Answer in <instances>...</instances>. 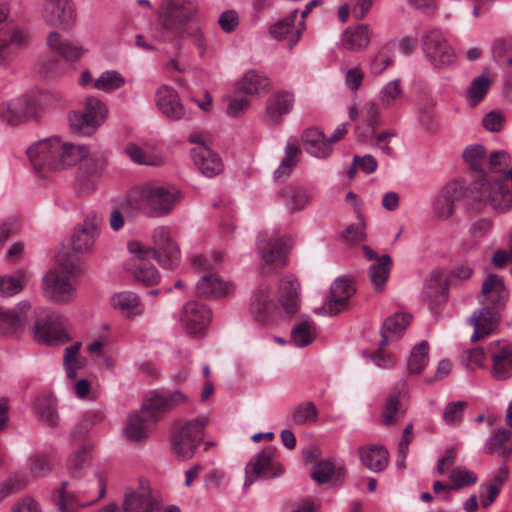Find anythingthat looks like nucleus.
Here are the masks:
<instances>
[{"instance_id": "f257e3e1", "label": "nucleus", "mask_w": 512, "mask_h": 512, "mask_svg": "<svg viewBox=\"0 0 512 512\" xmlns=\"http://www.w3.org/2000/svg\"><path fill=\"white\" fill-rule=\"evenodd\" d=\"M33 168L39 173L58 171L80 162L76 176L77 189L84 194L96 188L106 160L102 154H88L84 145L65 142L59 137L40 140L27 149Z\"/></svg>"}, {"instance_id": "f03ea898", "label": "nucleus", "mask_w": 512, "mask_h": 512, "mask_svg": "<svg viewBox=\"0 0 512 512\" xmlns=\"http://www.w3.org/2000/svg\"><path fill=\"white\" fill-rule=\"evenodd\" d=\"M153 247L145 246L138 241H130L127 248L133 257L126 262V270L137 282L146 286L158 283L160 275L157 269L147 262L148 258H155L164 269H174L180 263V250L172 240L166 226H158L153 234Z\"/></svg>"}, {"instance_id": "7ed1b4c3", "label": "nucleus", "mask_w": 512, "mask_h": 512, "mask_svg": "<svg viewBox=\"0 0 512 512\" xmlns=\"http://www.w3.org/2000/svg\"><path fill=\"white\" fill-rule=\"evenodd\" d=\"M185 400L186 397L180 391L151 393L145 399L141 410L128 417L125 427L127 438L132 441H140L146 438L152 426L160 419L163 413L170 411Z\"/></svg>"}, {"instance_id": "20e7f679", "label": "nucleus", "mask_w": 512, "mask_h": 512, "mask_svg": "<svg viewBox=\"0 0 512 512\" xmlns=\"http://www.w3.org/2000/svg\"><path fill=\"white\" fill-rule=\"evenodd\" d=\"M481 292L484 307L475 311L470 318L474 326V333L471 336L473 342L488 336L496 328L500 319L497 309L504 307L508 298L503 280L496 274L486 277Z\"/></svg>"}, {"instance_id": "39448f33", "label": "nucleus", "mask_w": 512, "mask_h": 512, "mask_svg": "<svg viewBox=\"0 0 512 512\" xmlns=\"http://www.w3.org/2000/svg\"><path fill=\"white\" fill-rule=\"evenodd\" d=\"M82 272V260L78 255H64L58 265L43 278L45 296L58 304L71 302L75 296L77 279Z\"/></svg>"}, {"instance_id": "423d86ee", "label": "nucleus", "mask_w": 512, "mask_h": 512, "mask_svg": "<svg viewBox=\"0 0 512 512\" xmlns=\"http://www.w3.org/2000/svg\"><path fill=\"white\" fill-rule=\"evenodd\" d=\"M181 198V192L174 186L148 185L143 187L137 198L129 200L125 208L127 219L132 218V208L136 207L151 217H161L169 214Z\"/></svg>"}, {"instance_id": "0eeeda50", "label": "nucleus", "mask_w": 512, "mask_h": 512, "mask_svg": "<svg viewBox=\"0 0 512 512\" xmlns=\"http://www.w3.org/2000/svg\"><path fill=\"white\" fill-rule=\"evenodd\" d=\"M292 246L293 240L289 235L281 234L275 229L260 231L256 239V251L261 258V273L271 274L284 267Z\"/></svg>"}, {"instance_id": "6e6552de", "label": "nucleus", "mask_w": 512, "mask_h": 512, "mask_svg": "<svg viewBox=\"0 0 512 512\" xmlns=\"http://www.w3.org/2000/svg\"><path fill=\"white\" fill-rule=\"evenodd\" d=\"M197 13L196 0H163L158 10V21L168 38H184L188 34L187 24Z\"/></svg>"}, {"instance_id": "1a4fd4ad", "label": "nucleus", "mask_w": 512, "mask_h": 512, "mask_svg": "<svg viewBox=\"0 0 512 512\" xmlns=\"http://www.w3.org/2000/svg\"><path fill=\"white\" fill-rule=\"evenodd\" d=\"M222 254L216 252L212 258L195 255L191 258L194 269L205 272L196 285V293L203 298H220L229 293L230 284L224 282L217 274L212 273L213 265L220 262Z\"/></svg>"}, {"instance_id": "9d476101", "label": "nucleus", "mask_w": 512, "mask_h": 512, "mask_svg": "<svg viewBox=\"0 0 512 512\" xmlns=\"http://www.w3.org/2000/svg\"><path fill=\"white\" fill-rule=\"evenodd\" d=\"M422 50L427 61L435 69H447L456 62V54L440 29L433 28L421 37Z\"/></svg>"}, {"instance_id": "9b49d317", "label": "nucleus", "mask_w": 512, "mask_h": 512, "mask_svg": "<svg viewBox=\"0 0 512 512\" xmlns=\"http://www.w3.org/2000/svg\"><path fill=\"white\" fill-rule=\"evenodd\" d=\"M207 423V417H199L187 421L180 428L175 430L172 438V446L174 453L178 457L182 459L193 457L198 445L203 439L204 429Z\"/></svg>"}, {"instance_id": "f8f14e48", "label": "nucleus", "mask_w": 512, "mask_h": 512, "mask_svg": "<svg viewBox=\"0 0 512 512\" xmlns=\"http://www.w3.org/2000/svg\"><path fill=\"white\" fill-rule=\"evenodd\" d=\"M465 197L471 196L470 185L466 186L462 180L448 182L439 192L433 204V213L437 220H451L455 213V205Z\"/></svg>"}, {"instance_id": "ddd939ff", "label": "nucleus", "mask_w": 512, "mask_h": 512, "mask_svg": "<svg viewBox=\"0 0 512 512\" xmlns=\"http://www.w3.org/2000/svg\"><path fill=\"white\" fill-rule=\"evenodd\" d=\"M39 103L31 95H22L2 104L0 116L10 126H17L31 119H36L39 113Z\"/></svg>"}, {"instance_id": "4468645a", "label": "nucleus", "mask_w": 512, "mask_h": 512, "mask_svg": "<svg viewBox=\"0 0 512 512\" xmlns=\"http://www.w3.org/2000/svg\"><path fill=\"white\" fill-rule=\"evenodd\" d=\"M277 449L267 447L252 458L245 468V486H250L258 478L271 479L282 473L280 465L275 462Z\"/></svg>"}, {"instance_id": "2eb2a0df", "label": "nucleus", "mask_w": 512, "mask_h": 512, "mask_svg": "<svg viewBox=\"0 0 512 512\" xmlns=\"http://www.w3.org/2000/svg\"><path fill=\"white\" fill-rule=\"evenodd\" d=\"M36 340L48 345H57L69 340L64 318L55 312H47L39 317L33 327Z\"/></svg>"}, {"instance_id": "dca6fc26", "label": "nucleus", "mask_w": 512, "mask_h": 512, "mask_svg": "<svg viewBox=\"0 0 512 512\" xmlns=\"http://www.w3.org/2000/svg\"><path fill=\"white\" fill-rule=\"evenodd\" d=\"M98 487V496L95 499L88 500L84 498L82 492L81 495H78L75 491L71 490L70 483L65 481L55 492L53 499L60 512H78L80 509L90 506L104 497L106 488L102 479H99Z\"/></svg>"}, {"instance_id": "f3484780", "label": "nucleus", "mask_w": 512, "mask_h": 512, "mask_svg": "<svg viewBox=\"0 0 512 512\" xmlns=\"http://www.w3.org/2000/svg\"><path fill=\"white\" fill-rule=\"evenodd\" d=\"M408 396L409 390L406 381L401 380L393 386L381 412V422L384 425H393L404 416L406 411L405 402Z\"/></svg>"}, {"instance_id": "a211bd4d", "label": "nucleus", "mask_w": 512, "mask_h": 512, "mask_svg": "<svg viewBox=\"0 0 512 512\" xmlns=\"http://www.w3.org/2000/svg\"><path fill=\"white\" fill-rule=\"evenodd\" d=\"M28 44L27 34L12 25L0 29V66H7L17 53Z\"/></svg>"}, {"instance_id": "6ab92c4d", "label": "nucleus", "mask_w": 512, "mask_h": 512, "mask_svg": "<svg viewBox=\"0 0 512 512\" xmlns=\"http://www.w3.org/2000/svg\"><path fill=\"white\" fill-rule=\"evenodd\" d=\"M276 310L277 304L274 301L270 285L265 282L261 283L255 290L250 304V312L254 320L264 324L273 318Z\"/></svg>"}, {"instance_id": "aec40b11", "label": "nucleus", "mask_w": 512, "mask_h": 512, "mask_svg": "<svg viewBox=\"0 0 512 512\" xmlns=\"http://www.w3.org/2000/svg\"><path fill=\"white\" fill-rule=\"evenodd\" d=\"M43 17L52 26L69 28L76 19V12L70 0H45Z\"/></svg>"}, {"instance_id": "412c9836", "label": "nucleus", "mask_w": 512, "mask_h": 512, "mask_svg": "<svg viewBox=\"0 0 512 512\" xmlns=\"http://www.w3.org/2000/svg\"><path fill=\"white\" fill-rule=\"evenodd\" d=\"M489 353L493 361L492 376L504 380L512 375V349L505 340L492 342Z\"/></svg>"}, {"instance_id": "4be33fe9", "label": "nucleus", "mask_w": 512, "mask_h": 512, "mask_svg": "<svg viewBox=\"0 0 512 512\" xmlns=\"http://www.w3.org/2000/svg\"><path fill=\"white\" fill-rule=\"evenodd\" d=\"M210 317V311L205 305L196 301H189L183 307L180 320L187 333L195 335L206 328Z\"/></svg>"}, {"instance_id": "5701e85b", "label": "nucleus", "mask_w": 512, "mask_h": 512, "mask_svg": "<svg viewBox=\"0 0 512 512\" xmlns=\"http://www.w3.org/2000/svg\"><path fill=\"white\" fill-rule=\"evenodd\" d=\"M298 11H292L288 16L278 20L270 26V36L277 41L286 40L288 48H293L300 39L302 31L305 29L304 23L300 22L298 27H295Z\"/></svg>"}, {"instance_id": "b1692460", "label": "nucleus", "mask_w": 512, "mask_h": 512, "mask_svg": "<svg viewBox=\"0 0 512 512\" xmlns=\"http://www.w3.org/2000/svg\"><path fill=\"white\" fill-rule=\"evenodd\" d=\"M356 288L348 278L336 279L330 288L327 308L330 315H337L348 308V301L355 294Z\"/></svg>"}, {"instance_id": "393cba45", "label": "nucleus", "mask_w": 512, "mask_h": 512, "mask_svg": "<svg viewBox=\"0 0 512 512\" xmlns=\"http://www.w3.org/2000/svg\"><path fill=\"white\" fill-rule=\"evenodd\" d=\"M29 308L27 302H21L13 309L0 306V335L11 336L21 331L27 320Z\"/></svg>"}, {"instance_id": "a878e982", "label": "nucleus", "mask_w": 512, "mask_h": 512, "mask_svg": "<svg viewBox=\"0 0 512 512\" xmlns=\"http://www.w3.org/2000/svg\"><path fill=\"white\" fill-rule=\"evenodd\" d=\"M156 105L167 118L177 121L185 116V109L178 93L171 87L161 86L156 92Z\"/></svg>"}, {"instance_id": "bb28decb", "label": "nucleus", "mask_w": 512, "mask_h": 512, "mask_svg": "<svg viewBox=\"0 0 512 512\" xmlns=\"http://www.w3.org/2000/svg\"><path fill=\"white\" fill-rule=\"evenodd\" d=\"M363 251L368 260H374L369 268V278L375 290L381 291L389 278L392 259L387 254L378 257L368 246H364Z\"/></svg>"}, {"instance_id": "cd10ccee", "label": "nucleus", "mask_w": 512, "mask_h": 512, "mask_svg": "<svg viewBox=\"0 0 512 512\" xmlns=\"http://www.w3.org/2000/svg\"><path fill=\"white\" fill-rule=\"evenodd\" d=\"M124 512H160L159 503L151 496L148 488L141 487L125 493Z\"/></svg>"}, {"instance_id": "c85d7f7f", "label": "nucleus", "mask_w": 512, "mask_h": 512, "mask_svg": "<svg viewBox=\"0 0 512 512\" xmlns=\"http://www.w3.org/2000/svg\"><path fill=\"white\" fill-rule=\"evenodd\" d=\"M110 303L114 309L119 310L129 320L142 316L145 311L139 296L130 291L115 293L111 297Z\"/></svg>"}, {"instance_id": "c756f323", "label": "nucleus", "mask_w": 512, "mask_h": 512, "mask_svg": "<svg viewBox=\"0 0 512 512\" xmlns=\"http://www.w3.org/2000/svg\"><path fill=\"white\" fill-rule=\"evenodd\" d=\"M125 154L136 164L148 166H161L165 163L162 154L150 144L138 145L133 142L126 144Z\"/></svg>"}, {"instance_id": "7c9ffc66", "label": "nucleus", "mask_w": 512, "mask_h": 512, "mask_svg": "<svg viewBox=\"0 0 512 512\" xmlns=\"http://www.w3.org/2000/svg\"><path fill=\"white\" fill-rule=\"evenodd\" d=\"M191 154L195 165L206 177H214L223 170L221 158L210 147L193 148Z\"/></svg>"}, {"instance_id": "2f4dec72", "label": "nucleus", "mask_w": 512, "mask_h": 512, "mask_svg": "<svg viewBox=\"0 0 512 512\" xmlns=\"http://www.w3.org/2000/svg\"><path fill=\"white\" fill-rule=\"evenodd\" d=\"M294 105V95L288 91H279L272 95L266 106V115L273 124H280L282 117L290 113Z\"/></svg>"}, {"instance_id": "473e14b6", "label": "nucleus", "mask_w": 512, "mask_h": 512, "mask_svg": "<svg viewBox=\"0 0 512 512\" xmlns=\"http://www.w3.org/2000/svg\"><path fill=\"white\" fill-rule=\"evenodd\" d=\"M303 147L307 153L317 158H327L332 152L331 141L315 128H309L302 134Z\"/></svg>"}, {"instance_id": "72a5a7b5", "label": "nucleus", "mask_w": 512, "mask_h": 512, "mask_svg": "<svg viewBox=\"0 0 512 512\" xmlns=\"http://www.w3.org/2000/svg\"><path fill=\"white\" fill-rule=\"evenodd\" d=\"M47 43L67 61H77L84 53V49L79 44L63 39L58 32H51L47 37Z\"/></svg>"}, {"instance_id": "f704fd0d", "label": "nucleus", "mask_w": 512, "mask_h": 512, "mask_svg": "<svg viewBox=\"0 0 512 512\" xmlns=\"http://www.w3.org/2000/svg\"><path fill=\"white\" fill-rule=\"evenodd\" d=\"M280 195L292 211L302 210L312 201L309 190L297 184L287 185L281 190Z\"/></svg>"}, {"instance_id": "c9c22d12", "label": "nucleus", "mask_w": 512, "mask_h": 512, "mask_svg": "<svg viewBox=\"0 0 512 512\" xmlns=\"http://www.w3.org/2000/svg\"><path fill=\"white\" fill-rule=\"evenodd\" d=\"M359 455L363 465L374 472L384 470L388 464V451L383 446L361 447Z\"/></svg>"}, {"instance_id": "e433bc0d", "label": "nucleus", "mask_w": 512, "mask_h": 512, "mask_svg": "<svg viewBox=\"0 0 512 512\" xmlns=\"http://www.w3.org/2000/svg\"><path fill=\"white\" fill-rule=\"evenodd\" d=\"M269 86V78L256 70L247 71L238 83V89L249 95L265 93Z\"/></svg>"}, {"instance_id": "4c0bfd02", "label": "nucleus", "mask_w": 512, "mask_h": 512, "mask_svg": "<svg viewBox=\"0 0 512 512\" xmlns=\"http://www.w3.org/2000/svg\"><path fill=\"white\" fill-rule=\"evenodd\" d=\"M370 42L369 27L365 24L357 25L354 28H347L342 35L343 46L352 51H359L368 46Z\"/></svg>"}, {"instance_id": "58836bf2", "label": "nucleus", "mask_w": 512, "mask_h": 512, "mask_svg": "<svg viewBox=\"0 0 512 512\" xmlns=\"http://www.w3.org/2000/svg\"><path fill=\"white\" fill-rule=\"evenodd\" d=\"M99 234L98 226H78L71 238L73 251L77 253L90 251Z\"/></svg>"}, {"instance_id": "ea45409f", "label": "nucleus", "mask_w": 512, "mask_h": 512, "mask_svg": "<svg viewBox=\"0 0 512 512\" xmlns=\"http://www.w3.org/2000/svg\"><path fill=\"white\" fill-rule=\"evenodd\" d=\"M298 289L296 280L283 278L279 283V301L287 314H294L298 309Z\"/></svg>"}, {"instance_id": "a19ab883", "label": "nucleus", "mask_w": 512, "mask_h": 512, "mask_svg": "<svg viewBox=\"0 0 512 512\" xmlns=\"http://www.w3.org/2000/svg\"><path fill=\"white\" fill-rule=\"evenodd\" d=\"M411 316L406 313H395L383 323L381 346H385L389 339L399 338L409 325Z\"/></svg>"}, {"instance_id": "79ce46f5", "label": "nucleus", "mask_w": 512, "mask_h": 512, "mask_svg": "<svg viewBox=\"0 0 512 512\" xmlns=\"http://www.w3.org/2000/svg\"><path fill=\"white\" fill-rule=\"evenodd\" d=\"M301 153L300 145L297 138L290 137L285 146V157L280 166L274 172L276 179L289 176L292 169L296 166Z\"/></svg>"}, {"instance_id": "37998d69", "label": "nucleus", "mask_w": 512, "mask_h": 512, "mask_svg": "<svg viewBox=\"0 0 512 512\" xmlns=\"http://www.w3.org/2000/svg\"><path fill=\"white\" fill-rule=\"evenodd\" d=\"M35 411L39 419L50 427L58 424L55 399L48 394L40 395L35 401Z\"/></svg>"}, {"instance_id": "c03bdc74", "label": "nucleus", "mask_w": 512, "mask_h": 512, "mask_svg": "<svg viewBox=\"0 0 512 512\" xmlns=\"http://www.w3.org/2000/svg\"><path fill=\"white\" fill-rule=\"evenodd\" d=\"M376 0H350L349 3L341 5L338 9V16L341 22H346L351 13L356 20L366 17Z\"/></svg>"}, {"instance_id": "a18cd8bd", "label": "nucleus", "mask_w": 512, "mask_h": 512, "mask_svg": "<svg viewBox=\"0 0 512 512\" xmlns=\"http://www.w3.org/2000/svg\"><path fill=\"white\" fill-rule=\"evenodd\" d=\"M428 353L429 345L427 341H422L413 347L407 361V369L410 375L422 373L429 360Z\"/></svg>"}, {"instance_id": "49530a36", "label": "nucleus", "mask_w": 512, "mask_h": 512, "mask_svg": "<svg viewBox=\"0 0 512 512\" xmlns=\"http://www.w3.org/2000/svg\"><path fill=\"white\" fill-rule=\"evenodd\" d=\"M463 159L471 170L483 174L487 166V153L484 146L474 144L466 147L463 151Z\"/></svg>"}, {"instance_id": "de8ad7c7", "label": "nucleus", "mask_w": 512, "mask_h": 512, "mask_svg": "<svg viewBox=\"0 0 512 512\" xmlns=\"http://www.w3.org/2000/svg\"><path fill=\"white\" fill-rule=\"evenodd\" d=\"M448 292L447 279L440 272L432 273L425 286L424 294L432 302L438 303L445 300Z\"/></svg>"}, {"instance_id": "09e8293b", "label": "nucleus", "mask_w": 512, "mask_h": 512, "mask_svg": "<svg viewBox=\"0 0 512 512\" xmlns=\"http://www.w3.org/2000/svg\"><path fill=\"white\" fill-rule=\"evenodd\" d=\"M316 337V328L312 320H301L292 328L291 340L298 347H305Z\"/></svg>"}, {"instance_id": "8fccbe9b", "label": "nucleus", "mask_w": 512, "mask_h": 512, "mask_svg": "<svg viewBox=\"0 0 512 512\" xmlns=\"http://www.w3.org/2000/svg\"><path fill=\"white\" fill-rule=\"evenodd\" d=\"M394 49L393 43H387L373 56L370 62L372 74L379 75L394 63Z\"/></svg>"}, {"instance_id": "3c124183", "label": "nucleus", "mask_w": 512, "mask_h": 512, "mask_svg": "<svg viewBox=\"0 0 512 512\" xmlns=\"http://www.w3.org/2000/svg\"><path fill=\"white\" fill-rule=\"evenodd\" d=\"M488 452L503 457L509 456L512 452L511 432L505 429L497 430L488 443Z\"/></svg>"}, {"instance_id": "603ef678", "label": "nucleus", "mask_w": 512, "mask_h": 512, "mask_svg": "<svg viewBox=\"0 0 512 512\" xmlns=\"http://www.w3.org/2000/svg\"><path fill=\"white\" fill-rule=\"evenodd\" d=\"M80 347L81 343L76 342L65 349L63 363L67 377L71 380H74L77 377V371L84 365L83 360L79 357Z\"/></svg>"}, {"instance_id": "864d4df0", "label": "nucleus", "mask_w": 512, "mask_h": 512, "mask_svg": "<svg viewBox=\"0 0 512 512\" xmlns=\"http://www.w3.org/2000/svg\"><path fill=\"white\" fill-rule=\"evenodd\" d=\"M491 86V81L484 75L474 78L467 90V100L470 105L476 106L479 104Z\"/></svg>"}, {"instance_id": "5fc2aeb1", "label": "nucleus", "mask_w": 512, "mask_h": 512, "mask_svg": "<svg viewBox=\"0 0 512 512\" xmlns=\"http://www.w3.org/2000/svg\"><path fill=\"white\" fill-rule=\"evenodd\" d=\"M92 451L89 443H83L68 460V470L72 477L80 478L84 464L88 461Z\"/></svg>"}, {"instance_id": "6e6d98bb", "label": "nucleus", "mask_w": 512, "mask_h": 512, "mask_svg": "<svg viewBox=\"0 0 512 512\" xmlns=\"http://www.w3.org/2000/svg\"><path fill=\"white\" fill-rule=\"evenodd\" d=\"M28 276L24 271H18L14 276H0V295L12 296L22 290Z\"/></svg>"}, {"instance_id": "4d7b16f0", "label": "nucleus", "mask_w": 512, "mask_h": 512, "mask_svg": "<svg viewBox=\"0 0 512 512\" xmlns=\"http://www.w3.org/2000/svg\"><path fill=\"white\" fill-rule=\"evenodd\" d=\"M124 84V77L119 72L111 70L103 72L94 81L93 87L104 92H112L121 88Z\"/></svg>"}, {"instance_id": "13d9d810", "label": "nucleus", "mask_w": 512, "mask_h": 512, "mask_svg": "<svg viewBox=\"0 0 512 512\" xmlns=\"http://www.w3.org/2000/svg\"><path fill=\"white\" fill-rule=\"evenodd\" d=\"M69 123L73 131L85 136L91 135L99 127L96 120L89 119L82 111L72 112Z\"/></svg>"}, {"instance_id": "bf43d9fd", "label": "nucleus", "mask_w": 512, "mask_h": 512, "mask_svg": "<svg viewBox=\"0 0 512 512\" xmlns=\"http://www.w3.org/2000/svg\"><path fill=\"white\" fill-rule=\"evenodd\" d=\"M403 96L400 79L388 82L380 91L379 100L384 108L396 106L397 100Z\"/></svg>"}, {"instance_id": "052dcab7", "label": "nucleus", "mask_w": 512, "mask_h": 512, "mask_svg": "<svg viewBox=\"0 0 512 512\" xmlns=\"http://www.w3.org/2000/svg\"><path fill=\"white\" fill-rule=\"evenodd\" d=\"M82 112L89 119L96 120L98 126L102 125L107 117L105 104L95 97H88L86 99Z\"/></svg>"}, {"instance_id": "680f3d73", "label": "nucleus", "mask_w": 512, "mask_h": 512, "mask_svg": "<svg viewBox=\"0 0 512 512\" xmlns=\"http://www.w3.org/2000/svg\"><path fill=\"white\" fill-rule=\"evenodd\" d=\"M448 477L452 482L454 490L473 485L477 482L475 473L461 466L453 468Z\"/></svg>"}, {"instance_id": "e2e57ef3", "label": "nucleus", "mask_w": 512, "mask_h": 512, "mask_svg": "<svg viewBox=\"0 0 512 512\" xmlns=\"http://www.w3.org/2000/svg\"><path fill=\"white\" fill-rule=\"evenodd\" d=\"M318 411L312 402H305L296 407L292 414V421L296 425H302L317 419Z\"/></svg>"}, {"instance_id": "0e129e2a", "label": "nucleus", "mask_w": 512, "mask_h": 512, "mask_svg": "<svg viewBox=\"0 0 512 512\" xmlns=\"http://www.w3.org/2000/svg\"><path fill=\"white\" fill-rule=\"evenodd\" d=\"M378 163L372 155L358 156L355 155L353 164L348 170V177L354 178L358 169L364 171L367 174L373 173L377 169Z\"/></svg>"}, {"instance_id": "69168bd1", "label": "nucleus", "mask_w": 512, "mask_h": 512, "mask_svg": "<svg viewBox=\"0 0 512 512\" xmlns=\"http://www.w3.org/2000/svg\"><path fill=\"white\" fill-rule=\"evenodd\" d=\"M467 407L464 401L447 404L443 413V421L447 425H458L462 421L463 412Z\"/></svg>"}, {"instance_id": "338daca9", "label": "nucleus", "mask_w": 512, "mask_h": 512, "mask_svg": "<svg viewBox=\"0 0 512 512\" xmlns=\"http://www.w3.org/2000/svg\"><path fill=\"white\" fill-rule=\"evenodd\" d=\"M26 485V479L21 476H15L7 479L5 482L0 484V502L6 497L21 491L26 487Z\"/></svg>"}, {"instance_id": "774afa93", "label": "nucleus", "mask_w": 512, "mask_h": 512, "mask_svg": "<svg viewBox=\"0 0 512 512\" xmlns=\"http://www.w3.org/2000/svg\"><path fill=\"white\" fill-rule=\"evenodd\" d=\"M239 24V14L235 10H226L218 18V25L221 30L228 34L234 32Z\"/></svg>"}]
</instances>
